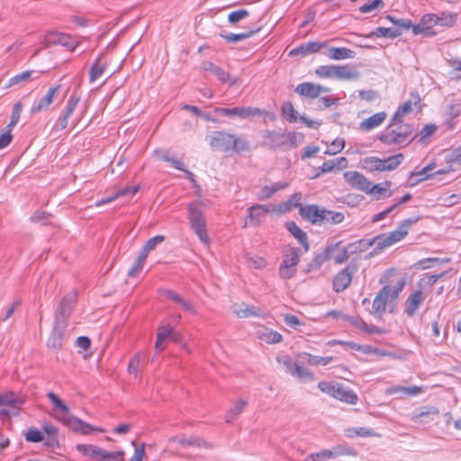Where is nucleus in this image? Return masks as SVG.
I'll list each match as a JSON object with an SVG mask.
<instances>
[{
  "label": "nucleus",
  "mask_w": 461,
  "mask_h": 461,
  "mask_svg": "<svg viewBox=\"0 0 461 461\" xmlns=\"http://www.w3.org/2000/svg\"><path fill=\"white\" fill-rule=\"evenodd\" d=\"M263 137L268 140L267 147L276 150L286 145V136L285 132L266 131Z\"/></svg>",
  "instance_id": "nucleus-23"
},
{
  "label": "nucleus",
  "mask_w": 461,
  "mask_h": 461,
  "mask_svg": "<svg viewBox=\"0 0 461 461\" xmlns=\"http://www.w3.org/2000/svg\"><path fill=\"white\" fill-rule=\"evenodd\" d=\"M294 91H295V93H297L298 95H300L302 96H306V97L313 99V98H317L321 92H328L329 88L323 87L320 85H316L313 83L305 82V83L299 84L295 87Z\"/></svg>",
  "instance_id": "nucleus-18"
},
{
  "label": "nucleus",
  "mask_w": 461,
  "mask_h": 461,
  "mask_svg": "<svg viewBox=\"0 0 461 461\" xmlns=\"http://www.w3.org/2000/svg\"><path fill=\"white\" fill-rule=\"evenodd\" d=\"M301 198H302L301 194H299V193L294 194L287 202H285V203H283L281 205L282 210L289 211L292 209V207H297V206H299L301 208V205H302L300 203Z\"/></svg>",
  "instance_id": "nucleus-55"
},
{
  "label": "nucleus",
  "mask_w": 461,
  "mask_h": 461,
  "mask_svg": "<svg viewBox=\"0 0 461 461\" xmlns=\"http://www.w3.org/2000/svg\"><path fill=\"white\" fill-rule=\"evenodd\" d=\"M451 259L449 258H423L418 262V265L422 269H427L434 266V264H447L450 263Z\"/></svg>",
  "instance_id": "nucleus-49"
},
{
  "label": "nucleus",
  "mask_w": 461,
  "mask_h": 461,
  "mask_svg": "<svg viewBox=\"0 0 461 461\" xmlns=\"http://www.w3.org/2000/svg\"><path fill=\"white\" fill-rule=\"evenodd\" d=\"M358 264L351 260L349 264L339 271L332 279V288L336 293L345 291L351 284L353 275L357 271Z\"/></svg>",
  "instance_id": "nucleus-7"
},
{
  "label": "nucleus",
  "mask_w": 461,
  "mask_h": 461,
  "mask_svg": "<svg viewBox=\"0 0 461 461\" xmlns=\"http://www.w3.org/2000/svg\"><path fill=\"white\" fill-rule=\"evenodd\" d=\"M344 146H345L344 140L337 138L336 140H334L332 141L329 149H327L325 153L329 154V155H335V154L340 152L344 149Z\"/></svg>",
  "instance_id": "nucleus-61"
},
{
  "label": "nucleus",
  "mask_w": 461,
  "mask_h": 461,
  "mask_svg": "<svg viewBox=\"0 0 461 461\" xmlns=\"http://www.w3.org/2000/svg\"><path fill=\"white\" fill-rule=\"evenodd\" d=\"M233 312L239 318L262 317L264 315L260 308L245 303L235 305Z\"/></svg>",
  "instance_id": "nucleus-25"
},
{
  "label": "nucleus",
  "mask_w": 461,
  "mask_h": 461,
  "mask_svg": "<svg viewBox=\"0 0 461 461\" xmlns=\"http://www.w3.org/2000/svg\"><path fill=\"white\" fill-rule=\"evenodd\" d=\"M344 178L352 188L364 191L366 193L371 185V182L357 171L345 172Z\"/></svg>",
  "instance_id": "nucleus-16"
},
{
  "label": "nucleus",
  "mask_w": 461,
  "mask_h": 461,
  "mask_svg": "<svg viewBox=\"0 0 461 461\" xmlns=\"http://www.w3.org/2000/svg\"><path fill=\"white\" fill-rule=\"evenodd\" d=\"M286 144L289 142L292 147H296L303 141L304 136L303 133L290 131L285 133Z\"/></svg>",
  "instance_id": "nucleus-59"
},
{
  "label": "nucleus",
  "mask_w": 461,
  "mask_h": 461,
  "mask_svg": "<svg viewBox=\"0 0 461 461\" xmlns=\"http://www.w3.org/2000/svg\"><path fill=\"white\" fill-rule=\"evenodd\" d=\"M76 448L82 455L91 456L96 461L122 460V456L124 455L122 451L110 452L91 444H78Z\"/></svg>",
  "instance_id": "nucleus-3"
},
{
  "label": "nucleus",
  "mask_w": 461,
  "mask_h": 461,
  "mask_svg": "<svg viewBox=\"0 0 461 461\" xmlns=\"http://www.w3.org/2000/svg\"><path fill=\"white\" fill-rule=\"evenodd\" d=\"M327 459H330V453L329 452V449H324L309 455L305 458V461H323Z\"/></svg>",
  "instance_id": "nucleus-64"
},
{
  "label": "nucleus",
  "mask_w": 461,
  "mask_h": 461,
  "mask_svg": "<svg viewBox=\"0 0 461 461\" xmlns=\"http://www.w3.org/2000/svg\"><path fill=\"white\" fill-rule=\"evenodd\" d=\"M155 156L162 159L163 161L168 162L171 164V166L178 170H184V164L178 159H176L174 158H171L168 156V154L161 149H156L154 151Z\"/></svg>",
  "instance_id": "nucleus-40"
},
{
  "label": "nucleus",
  "mask_w": 461,
  "mask_h": 461,
  "mask_svg": "<svg viewBox=\"0 0 461 461\" xmlns=\"http://www.w3.org/2000/svg\"><path fill=\"white\" fill-rule=\"evenodd\" d=\"M249 12L245 9H240L234 12H231L228 15V22L231 24H237L240 21L249 16Z\"/></svg>",
  "instance_id": "nucleus-54"
},
{
  "label": "nucleus",
  "mask_w": 461,
  "mask_h": 461,
  "mask_svg": "<svg viewBox=\"0 0 461 461\" xmlns=\"http://www.w3.org/2000/svg\"><path fill=\"white\" fill-rule=\"evenodd\" d=\"M325 208H320L316 204L301 205L299 214L312 224H321L325 221Z\"/></svg>",
  "instance_id": "nucleus-11"
},
{
  "label": "nucleus",
  "mask_w": 461,
  "mask_h": 461,
  "mask_svg": "<svg viewBox=\"0 0 461 461\" xmlns=\"http://www.w3.org/2000/svg\"><path fill=\"white\" fill-rule=\"evenodd\" d=\"M434 168H435V164L431 163V164L428 165L427 167H423L421 170H420L418 172H411V177L414 176H420V178L419 180H417V182L427 180V179L430 178L433 176V174H431L430 172Z\"/></svg>",
  "instance_id": "nucleus-53"
},
{
  "label": "nucleus",
  "mask_w": 461,
  "mask_h": 461,
  "mask_svg": "<svg viewBox=\"0 0 461 461\" xmlns=\"http://www.w3.org/2000/svg\"><path fill=\"white\" fill-rule=\"evenodd\" d=\"M65 426H67L73 431L81 433L83 435H88V434H90L91 431H99V432L104 431L102 428L94 427L91 424H89L86 421H83L82 420H80L73 415L71 416V418H68L66 420Z\"/></svg>",
  "instance_id": "nucleus-15"
},
{
  "label": "nucleus",
  "mask_w": 461,
  "mask_h": 461,
  "mask_svg": "<svg viewBox=\"0 0 461 461\" xmlns=\"http://www.w3.org/2000/svg\"><path fill=\"white\" fill-rule=\"evenodd\" d=\"M258 338L269 344L279 343L282 341V335L276 331L265 330L258 335Z\"/></svg>",
  "instance_id": "nucleus-44"
},
{
  "label": "nucleus",
  "mask_w": 461,
  "mask_h": 461,
  "mask_svg": "<svg viewBox=\"0 0 461 461\" xmlns=\"http://www.w3.org/2000/svg\"><path fill=\"white\" fill-rule=\"evenodd\" d=\"M421 24L424 25L425 30L428 32H431V36L436 34V32L433 30V27L438 24V15L433 14H426L421 17Z\"/></svg>",
  "instance_id": "nucleus-43"
},
{
  "label": "nucleus",
  "mask_w": 461,
  "mask_h": 461,
  "mask_svg": "<svg viewBox=\"0 0 461 461\" xmlns=\"http://www.w3.org/2000/svg\"><path fill=\"white\" fill-rule=\"evenodd\" d=\"M171 335H176V331L169 325H161L158 327L157 333L158 340L165 341L167 339H169Z\"/></svg>",
  "instance_id": "nucleus-56"
},
{
  "label": "nucleus",
  "mask_w": 461,
  "mask_h": 461,
  "mask_svg": "<svg viewBox=\"0 0 461 461\" xmlns=\"http://www.w3.org/2000/svg\"><path fill=\"white\" fill-rule=\"evenodd\" d=\"M282 113L289 122H295L298 118V113L291 102H285L281 107Z\"/></svg>",
  "instance_id": "nucleus-42"
},
{
  "label": "nucleus",
  "mask_w": 461,
  "mask_h": 461,
  "mask_svg": "<svg viewBox=\"0 0 461 461\" xmlns=\"http://www.w3.org/2000/svg\"><path fill=\"white\" fill-rule=\"evenodd\" d=\"M286 229L303 247L304 250L308 251L310 245L306 233L294 221L286 222Z\"/></svg>",
  "instance_id": "nucleus-26"
},
{
  "label": "nucleus",
  "mask_w": 461,
  "mask_h": 461,
  "mask_svg": "<svg viewBox=\"0 0 461 461\" xmlns=\"http://www.w3.org/2000/svg\"><path fill=\"white\" fill-rule=\"evenodd\" d=\"M386 118L385 112H379L377 113L373 114L367 119L362 121L360 122L359 128L362 131H371L377 126L381 125Z\"/></svg>",
  "instance_id": "nucleus-28"
},
{
  "label": "nucleus",
  "mask_w": 461,
  "mask_h": 461,
  "mask_svg": "<svg viewBox=\"0 0 461 461\" xmlns=\"http://www.w3.org/2000/svg\"><path fill=\"white\" fill-rule=\"evenodd\" d=\"M359 77V73L356 70H353L348 65H336L335 69V79L339 80H354Z\"/></svg>",
  "instance_id": "nucleus-33"
},
{
  "label": "nucleus",
  "mask_w": 461,
  "mask_h": 461,
  "mask_svg": "<svg viewBox=\"0 0 461 461\" xmlns=\"http://www.w3.org/2000/svg\"><path fill=\"white\" fill-rule=\"evenodd\" d=\"M336 65L320 66L315 69V74L321 78H335Z\"/></svg>",
  "instance_id": "nucleus-46"
},
{
  "label": "nucleus",
  "mask_w": 461,
  "mask_h": 461,
  "mask_svg": "<svg viewBox=\"0 0 461 461\" xmlns=\"http://www.w3.org/2000/svg\"><path fill=\"white\" fill-rule=\"evenodd\" d=\"M160 294L164 295L167 299L171 300L175 303L178 304L185 312H194L193 305L183 298L180 294H176L173 290H160Z\"/></svg>",
  "instance_id": "nucleus-30"
},
{
  "label": "nucleus",
  "mask_w": 461,
  "mask_h": 461,
  "mask_svg": "<svg viewBox=\"0 0 461 461\" xmlns=\"http://www.w3.org/2000/svg\"><path fill=\"white\" fill-rule=\"evenodd\" d=\"M77 292L72 291L66 294L59 302L55 312V321L60 326H66L77 302Z\"/></svg>",
  "instance_id": "nucleus-6"
},
{
  "label": "nucleus",
  "mask_w": 461,
  "mask_h": 461,
  "mask_svg": "<svg viewBox=\"0 0 461 461\" xmlns=\"http://www.w3.org/2000/svg\"><path fill=\"white\" fill-rule=\"evenodd\" d=\"M390 285L385 284L379 291L373 301L371 314L382 318L386 311V304L389 299Z\"/></svg>",
  "instance_id": "nucleus-14"
},
{
  "label": "nucleus",
  "mask_w": 461,
  "mask_h": 461,
  "mask_svg": "<svg viewBox=\"0 0 461 461\" xmlns=\"http://www.w3.org/2000/svg\"><path fill=\"white\" fill-rule=\"evenodd\" d=\"M366 194H370L373 195L376 194H383L384 197H390L393 194L392 191H387L386 187H383L380 184L376 185H370L369 188L367 189Z\"/></svg>",
  "instance_id": "nucleus-57"
},
{
  "label": "nucleus",
  "mask_w": 461,
  "mask_h": 461,
  "mask_svg": "<svg viewBox=\"0 0 461 461\" xmlns=\"http://www.w3.org/2000/svg\"><path fill=\"white\" fill-rule=\"evenodd\" d=\"M404 285V279H400L393 288L390 286L389 299L392 302H394L399 298V294L402 291Z\"/></svg>",
  "instance_id": "nucleus-62"
},
{
  "label": "nucleus",
  "mask_w": 461,
  "mask_h": 461,
  "mask_svg": "<svg viewBox=\"0 0 461 461\" xmlns=\"http://www.w3.org/2000/svg\"><path fill=\"white\" fill-rule=\"evenodd\" d=\"M402 34V31L399 28H385L378 27L375 32L371 33V36L377 38L384 37L388 39H395Z\"/></svg>",
  "instance_id": "nucleus-37"
},
{
  "label": "nucleus",
  "mask_w": 461,
  "mask_h": 461,
  "mask_svg": "<svg viewBox=\"0 0 461 461\" xmlns=\"http://www.w3.org/2000/svg\"><path fill=\"white\" fill-rule=\"evenodd\" d=\"M348 249V246L343 247L339 249V252L336 255L332 254L331 258L335 264L342 265L348 261L349 258Z\"/></svg>",
  "instance_id": "nucleus-52"
},
{
  "label": "nucleus",
  "mask_w": 461,
  "mask_h": 461,
  "mask_svg": "<svg viewBox=\"0 0 461 461\" xmlns=\"http://www.w3.org/2000/svg\"><path fill=\"white\" fill-rule=\"evenodd\" d=\"M66 329V326H60L57 323H54L53 330L51 331V334L47 341V346L50 348H52L54 350H58L61 348V340L63 332Z\"/></svg>",
  "instance_id": "nucleus-29"
},
{
  "label": "nucleus",
  "mask_w": 461,
  "mask_h": 461,
  "mask_svg": "<svg viewBox=\"0 0 461 461\" xmlns=\"http://www.w3.org/2000/svg\"><path fill=\"white\" fill-rule=\"evenodd\" d=\"M300 261L299 250L295 248L288 249L284 255V259L279 267V275L282 278L290 279L296 273V266Z\"/></svg>",
  "instance_id": "nucleus-8"
},
{
  "label": "nucleus",
  "mask_w": 461,
  "mask_h": 461,
  "mask_svg": "<svg viewBox=\"0 0 461 461\" xmlns=\"http://www.w3.org/2000/svg\"><path fill=\"white\" fill-rule=\"evenodd\" d=\"M33 71L26 70L22 72L21 74H17L14 77H11L8 81L6 88L14 86L23 82H27L31 79Z\"/></svg>",
  "instance_id": "nucleus-47"
},
{
  "label": "nucleus",
  "mask_w": 461,
  "mask_h": 461,
  "mask_svg": "<svg viewBox=\"0 0 461 461\" xmlns=\"http://www.w3.org/2000/svg\"><path fill=\"white\" fill-rule=\"evenodd\" d=\"M247 221L253 226H258L262 218H264L269 212V208L265 204H254L248 209Z\"/></svg>",
  "instance_id": "nucleus-20"
},
{
  "label": "nucleus",
  "mask_w": 461,
  "mask_h": 461,
  "mask_svg": "<svg viewBox=\"0 0 461 461\" xmlns=\"http://www.w3.org/2000/svg\"><path fill=\"white\" fill-rule=\"evenodd\" d=\"M107 68V63L105 61H102V57L96 59V61L91 66L89 71V81L93 83L99 79L104 70Z\"/></svg>",
  "instance_id": "nucleus-36"
},
{
  "label": "nucleus",
  "mask_w": 461,
  "mask_h": 461,
  "mask_svg": "<svg viewBox=\"0 0 461 461\" xmlns=\"http://www.w3.org/2000/svg\"><path fill=\"white\" fill-rule=\"evenodd\" d=\"M327 56L333 60H342L354 58V51L345 47H331L328 50Z\"/></svg>",
  "instance_id": "nucleus-32"
},
{
  "label": "nucleus",
  "mask_w": 461,
  "mask_h": 461,
  "mask_svg": "<svg viewBox=\"0 0 461 461\" xmlns=\"http://www.w3.org/2000/svg\"><path fill=\"white\" fill-rule=\"evenodd\" d=\"M178 442L183 446H193L196 447H203V448H211L212 446L207 441L203 440L200 438H181Z\"/></svg>",
  "instance_id": "nucleus-45"
},
{
  "label": "nucleus",
  "mask_w": 461,
  "mask_h": 461,
  "mask_svg": "<svg viewBox=\"0 0 461 461\" xmlns=\"http://www.w3.org/2000/svg\"><path fill=\"white\" fill-rule=\"evenodd\" d=\"M333 357H318V356H312L311 354H308V364L310 365H312V366H318V365H321V366H326L328 364H330L331 361H332Z\"/></svg>",
  "instance_id": "nucleus-58"
},
{
  "label": "nucleus",
  "mask_w": 461,
  "mask_h": 461,
  "mask_svg": "<svg viewBox=\"0 0 461 461\" xmlns=\"http://www.w3.org/2000/svg\"><path fill=\"white\" fill-rule=\"evenodd\" d=\"M291 375L300 379H308L311 381L314 379L313 374L306 370L303 366H299L298 364L294 366L293 371H291Z\"/></svg>",
  "instance_id": "nucleus-51"
},
{
  "label": "nucleus",
  "mask_w": 461,
  "mask_h": 461,
  "mask_svg": "<svg viewBox=\"0 0 461 461\" xmlns=\"http://www.w3.org/2000/svg\"><path fill=\"white\" fill-rule=\"evenodd\" d=\"M47 397L53 404V411H57L55 414L56 419L65 425L66 420L72 416L69 407L53 392H49Z\"/></svg>",
  "instance_id": "nucleus-13"
},
{
  "label": "nucleus",
  "mask_w": 461,
  "mask_h": 461,
  "mask_svg": "<svg viewBox=\"0 0 461 461\" xmlns=\"http://www.w3.org/2000/svg\"><path fill=\"white\" fill-rule=\"evenodd\" d=\"M138 190H139L138 186L122 188V189L116 191L115 193H113V194H111L107 197H104L101 200L96 201L95 205L96 207H100L102 205H104L108 203L114 201L115 199H117L119 197L125 196L129 194H134L138 192Z\"/></svg>",
  "instance_id": "nucleus-31"
},
{
  "label": "nucleus",
  "mask_w": 461,
  "mask_h": 461,
  "mask_svg": "<svg viewBox=\"0 0 461 461\" xmlns=\"http://www.w3.org/2000/svg\"><path fill=\"white\" fill-rule=\"evenodd\" d=\"M25 439L28 442L39 443L44 439V434L36 428H30L25 433Z\"/></svg>",
  "instance_id": "nucleus-50"
},
{
  "label": "nucleus",
  "mask_w": 461,
  "mask_h": 461,
  "mask_svg": "<svg viewBox=\"0 0 461 461\" xmlns=\"http://www.w3.org/2000/svg\"><path fill=\"white\" fill-rule=\"evenodd\" d=\"M59 88L60 86L50 87L44 96L33 104L31 109V113L34 114L46 110L58 96Z\"/></svg>",
  "instance_id": "nucleus-17"
},
{
  "label": "nucleus",
  "mask_w": 461,
  "mask_h": 461,
  "mask_svg": "<svg viewBox=\"0 0 461 461\" xmlns=\"http://www.w3.org/2000/svg\"><path fill=\"white\" fill-rule=\"evenodd\" d=\"M187 219L191 229L197 235L200 241L208 245L210 239L207 234L206 220L200 202H193L187 205Z\"/></svg>",
  "instance_id": "nucleus-2"
},
{
  "label": "nucleus",
  "mask_w": 461,
  "mask_h": 461,
  "mask_svg": "<svg viewBox=\"0 0 461 461\" xmlns=\"http://www.w3.org/2000/svg\"><path fill=\"white\" fill-rule=\"evenodd\" d=\"M78 102H79V97L77 96L75 94L71 95L68 100L66 111L63 115L69 118L70 115L74 113Z\"/></svg>",
  "instance_id": "nucleus-63"
},
{
  "label": "nucleus",
  "mask_w": 461,
  "mask_h": 461,
  "mask_svg": "<svg viewBox=\"0 0 461 461\" xmlns=\"http://www.w3.org/2000/svg\"><path fill=\"white\" fill-rule=\"evenodd\" d=\"M424 300L425 297L420 290L411 294L405 302V313L409 317H412Z\"/></svg>",
  "instance_id": "nucleus-22"
},
{
  "label": "nucleus",
  "mask_w": 461,
  "mask_h": 461,
  "mask_svg": "<svg viewBox=\"0 0 461 461\" xmlns=\"http://www.w3.org/2000/svg\"><path fill=\"white\" fill-rule=\"evenodd\" d=\"M155 156L162 159L163 161L168 162L171 164V166L178 170H184V164L178 159H176L174 158H171L168 156V154L161 149H156L154 151Z\"/></svg>",
  "instance_id": "nucleus-39"
},
{
  "label": "nucleus",
  "mask_w": 461,
  "mask_h": 461,
  "mask_svg": "<svg viewBox=\"0 0 461 461\" xmlns=\"http://www.w3.org/2000/svg\"><path fill=\"white\" fill-rule=\"evenodd\" d=\"M339 384H331L330 382H326V381H321L319 382L318 384V388L322 392V393H325L329 395H330L331 397H334V394L336 393V387L339 386Z\"/></svg>",
  "instance_id": "nucleus-60"
},
{
  "label": "nucleus",
  "mask_w": 461,
  "mask_h": 461,
  "mask_svg": "<svg viewBox=\"0 0 461 461\" xmlns=\"http://www.w3.org/2000/svg\"><path fill=\"white\" fill-rule=\"evenodd\" d=\"M202 68L205 71H211L222 83H229L230 86L236 83V79L231 80L230 74L228 72H226L220 67L214 65L211 61H203L202 64Z\"/></svg>",
  "instance_id": "nucleus-24"
},
{
  "label": "nucleus",
  "mask_w": 461,
  "mask_h": 461,
  "mask_svg": "<svg viewBox=\"0 0 461 461\" xmlns=\"http://www.w3.org/2000/svg\"><path fill=\"white\" fill-rule=\"evenodd\" d=\"M215 113L229 116V117H239V118H248L252 116H257L261 114V110L258 108L253 107H233V108H215Z\"/></svg>",
  "instance_id": "nucleus-12"
},
{
  "label": "nucleus",
  "mask_w": 461,
  "mask_h": 461,
  "mask_svg": "<svg viewBox=\"0 0 461 461\" xmlns=\"http://www.w3.org/2000/svg\"><path fill=\"white\" fill-rule=\"evenodd\" d=\"M259 29H250L247 30L240 33H229V34H221V36L229 43H236L246 39H249L255 35Z\"/></svg>",
  "instance_id": "nucleus-35"
},
{
  "label": "nucleus",
  "mask_w": 461,
  "mask_h": 461,
  "mask_svg": "<svg viewBox=\"0 0 461 461\" xmlns=\"http://www.w3.org/2000/svg\"><path fill=\"white\" fill-rule=\"evenodd\" d=\"M210 145L217 150L229 152L234 150V135L226 131H215L211 137Z\"/></svg>",
  "instance_id": "nucleus-10"
},
{
  "label": "nucleus",
  "mask_w": 461,
  "mask_h": 461,
  "mask_svg": "<svg viewBox=\"0 0 461 461\" xmlns=\"http://www.w3.org/2000/svg\"><path fill=\"white\" fill-rule=\"evenodd\" d=\"M418 221L415 219L404 220L398 228L389 234L376 235L369 240H359L356 242L348 244L349 249H353L352 252L365 251L373 245L376 246V249L382 250L390 247L396 242L402 240L409 232L410 227Z\"/></svg>",
  "instance_id": "nucleus-1"
},
{
  "label": "nucleus",
  "mask_w": 461,
  "mask_h": 461,
  "mask_svg": "<svg viewBox=\"0 0 461 461\" xmlns=\"http://www.w3.org/2000/svg\"><path fill=\"white\" fill-rule=\"evenodd\" d=\"M333 398L349 404H356L358 400L357 395L353 390L342 384H339V386L336 387V393Z\"/></svg>",
  "instance_id": "nucleus-27"
},
{
  "label": "nucleus",
  "mask_w": 461,
  "mask_h": 461,
  "mask_svg": "<svg viewBox=\"0 0 461 461\" xmlns=\"http://www.w3.org/2000/svg\"><path fill=\"white\" fill-rule=\"evenodd\" d=\"M403 155L399 153L385 159L376 157H367L364 159V167L369 171H391L398 167L402 162Z\"/></svg>",
  "instance_id": "nucleus-5"
},
{
  "label": "nucleus",
  "mask_w": 461,
  "mask_h": 461,
  "mask_svg": "<svg viewBox=\"0 0 461 461\" xmlns=\"http://www.w3.org/2000/svg\"><path fill=\"white\" fill-rule=\"evenodd\" d=\"M325 221L324 222L330 224H339L345 219L344 213L340 212H334L325 209Z\"/></svg>",
  "instance_id": "nucleus-48"
},
{
  "label": "nucleus",
  "mask_w": 461,
  "mask_h": 461,
  "mask_svg": "<svg viewBox=\"0 0 461 461\" xmlns=\"http://www.w3.org/2000/svg\"><path fill=\"white\" fill-rule=\"evenodd\" d=\"M413 127L411 124H401L396 129H387L386 132L379 136V140L387 145L392 144H407L412 140H408V138L413 132Z\"/></svg>",
  "instance_id": "nucleus-4"
},
{
  "label": "nucleus",
  "mask_w": 461,
  "mask_h": 461,
  "mask_svg": "<svg viewBox=\"0 0 461 461\" xmlns=\"http://www.w3.org/2000/svg\"><path fill=\"white\" fill-rule=\"evenodd\" d=\"M155 156L162 159L163 161L168 162L171 164V166L178 170H184V164L178 159H176L174 158H171L168 156V154L161 149H156L154 151Z\"/></svg>",
  "instance_id": "nucleus-41"
},
{
  "label": "nucleus",
  "mask_w": 461,
  "mask_h": 461,
  "mask_svg": "<svg viewBox=\"0 0 461 461\" xmlns=\"http://www.w3.org/2000/svg\"><path fill=\"white\" fill-rule=\"evenodd\" d=\"M327 46L326 42L308 41L290 51L291 56L303 55L306 56L312 53L319 52L322 48Z\"/></svg>",
  "instance_id": "nucleus-21"
},
{
  "label": "nucleus",
  "mask_w": 461,
  "mask_h": 461,
  "mask_svg": "<svg viewBox=\"0 0 461 461\" xmlns=\"http://www.w3.org/2000/svg\"><path fill=\"white\" fill-rule=\"evenodd\" d=\"M340 242L330 244L327 246L320 254H317L314 258L310 262L309 267L312 269H318L326 261L331 259L332 253L339 249Z\"/></svg>",
  "instance_id": "nucleus-19"
},
{
  "label": "nucleus",
  "mask_w": 461,
  "mask_h": 461,
  "mask_svg": "<svg viewBox=\"0 0 461 461\" xmlns=\"http://www.w3.org/2000/svg\"><path fill=\"white\" fill-rule=\"evenodd\" d=\"M42 44L44 48L60 45L69 50H74L78 41L69 34L59 32H49L45 35Z\"/></svg>",
  "instance_id": "nucleus-9"
},
{
  "label": "nucleus",
  "mask_w": 461,
  "mask_h": 461,
  "mask_svg": "<svg viewBox=\"0 0 461 461\" xmlns=\"http://www.w3.org/2000/svg\"><path fill=\"white\" fill-rule=\"evenodd\" d=\"M248 405V402L240 399L238 400L234 405L226 412L225 415V421L227 423L232 422L234 420H236L240 413L244 411L245 407Z\"/></svg>",
  "instance_id": "nucleus-34"
},
{
  "label": "nucleus",
  "mask_w": 461,
  "mask_h": 461,
  "mask_svg": "<svg viewBox=\"0 0 461 461\" xmlns=\"http://www.w3.org/2000/svg\"><path fill=\"white\" fill-rule=\"evenodd\" d=\"M330 458L338 457L340 456H357V452L352 447L338 445L331 449H329Z\"/></svg>",
  "instance_id": "nucleus-38"
}]
</instances>
